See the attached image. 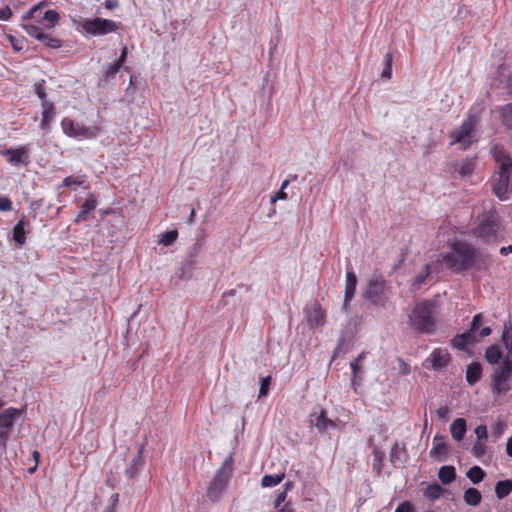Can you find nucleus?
Masks as SVG:
<instances>
[{
  "label": "nucleus",
  "instance_id": "24",
  "mask_svg": "<svg viewBox=\"0 0 512 512\" xmlns=\"http://www.w3.org/2000/svg\"><path fill=\"white\" fill-rule=\"evenodd\" d=\"M3 155L7 157V161L14 165L19 166L26 155L24 149H7L3 152Z\"/></svg>",
  "mask_w": 512,
  "mask_h": 512
},
{
  "label": "nucleus",
  "instance_id": "19",
  "mask_svg": "<svg viewBox=\"0 0 512 512\" xmlns=\"http://www.w3.org/2000/svg\"><path fill=\"white\" fill-rule=\"evenodd\" d=\"M477 341H478L477 336L474 333L465 332V333L456 335L452 339V345L456 349L467 350L468 346L474 344Z\"/></svg>",
  "mask_w": 512,
  "mask_h": 512
},
{
  "label": "nucleus",
  "instance_id": "53",
  "mask_svg": "<svg viewBox=\"0 0 512 512\" xmlns=\"http://www.w3.org/2000/svg\"><path fill=\"white\" fill-rule=\"evenodd\" d=\"M127 54H128V49L126 46H124L121 50V54H120V57L118 58V60L116 61L117 64H119L120 67L123 66V64L125 63L126 61V57H127Z\"/></svg>",
  "mask_w": 512,
  "mask_h": 512
},
{
  "label": "nucleus",
  "instance_id": "15",
  "mask_svg": "<svg viewBox=\"0 0 512 512\" xmlns=\"http://www.w3.org/2000/svg\"><path fill=\"white\" fill-rule=\"evenodd\" d=\"M310 418L311 423L315 425L320 433H328L337 427L336 423L327 417L324 409H321L318 414L316 412H312L310 414Z\"/></svg>",
  "mask_w": 512,
  "mask_h": 512
},
{
  "label": "nucleus",
  "instance_id": "21",
  "mask_svg": "<svg viewBox=\"0 0 512 512\" xmlns=\"http://www.w3.org/2000/svg\"><path fill=\"white\" fill-rule=\"evenodd\" d=\"M466 430V421L463 418H457L450 426L451 435L458 442L463 440Z\"/></svg>",
  "mask_w": 512,
  "mask_h": 512
},
{
  "label": "nucleus",
  "instance_id": "5",
  "mask_svg": "<svg viewBox=\"0 0 512 512\" xmlns=\"http://www.w3.org/2000/svg\"><path fill=\"white\" fill-rule=\"evenodd\" d=\"M479 120L476 115L469 114L463 123L450 134L451 145L458 144L462 149H467L478 141Z\"/></svg>",
  "mask_w": 512,
  "mask_h": 512
},
{
  "label": "nucleus",
  "instance_id": "25",
  "mask_svg": "<svg viewBox=\"0 0 512 512\" xmlns=\"http://www.w3.org/2000/svg\"><path fill=\"white\" fill-rule=\"evenodd\" d=\"M502 355V350L497 344L489 346L485 351V359L492 365L499 364Z\"/></svg>",
  "mask_w": 512,
  "mask_h": 512
},
{
  "label": "nucleus",
  "instance_id": "46",
  "mask_svg": "<svg viewBox=\"0 0 512 512\" xmlns=\"http://www.w3.org/2000/svg\"><path fill=\"white\" fill-rule=\"evenodd\" d=\"M12 202L8 197L0 196V211H10Z\"/></svg>",
  "mask_w": 512,
  "mask_h": 512
},
{
  "label": "nucleus",
  "instance_id": "6",
  "mask_svg": "<svg viewBox=\"0 0 512 512\" xmlns=\"http://www.w3.org/2000/svg\"><path fill=\"white\" fill-rule=\"evenodd\" d=\"M232 474V457H228L222 466L216 471L211 483L207 488V496L212 501L220 499L227 488Z\"/></svg>",
  "mask_w": 512,
  "mask_h": 512
},
{
  "label": "nucleus",
  "instance_id": "17",
  "mask_svg": "<svg viewBox=\"0 0 512 512\" xmlns=\"http://www.w3.org/2000/svg\"><path fill=\"white\" fill-rule=\"evenodd\" d=\"M357 285V277L355 273L350 270L346 273V282H345V295H344V304L343 309H345L350 301L352 300Z\"/></svg>",
  "mask_w": 512,
  "mask_h": 512
},
{
  "label": "nucleus",
  "instance_id": "44",
  "mask_svg": "<svg viewBox=\"0 0 512 512\" xmlns=\"http://www.w3.org/2000/svg\"><path fill=\"white\" fill-rule=\"evenodd\" d=\"M40 41L45 43L48 47L53 48V49L59 48L61 46L60 40L50 37L47 34H46V39L40 40Z\"/></svg>",
  "mask_w": 512,
  "mask_h": 512
},
{
  "label": "nucleus",
  "instance_id": "32",
  "mask_svg": "<svg viewBox=\"0 0 512 512\" xmlns=\"http://www.w3.org/2000/svg\"><path fill=\"white\" fill-rule=\"evenodd\" d=\"M284 479V473L275 475H265L262 477L261 486L263 488H270L278 485Z\"/></svg>",
  "mask_w": 512,
  "mask_h": 512
},
{
  "label": "nucleus",
  "instance_id": "38",
  "mask_svg": "<svg viewBox=\"0 0 512 512\" xmlns=\"http://www.w3.org/2000/svg\"><path fill=\"white\" fill-rule=\"evenodd\" d=\"M120 68L121 67L116 62L105 66L103 70V77L106 80L113 78L119 72Z\"/></svg>",
  "mask_w": 512,
  "mask_h": 512
},
{
  "label": "nucleus",
  "instance_id": "60",
  "mask_svg": "<svg viewBox=\"0 0 512 512\" xmlns=\"http://www.w3.org/2000/svg\"><path fill=\"white\" fill-rule=\"evenodd\" d=\"M490 333H491V329L489 327H484L480 330L479 337L480 338L486 337V336L490 335Z\"/></svg>",
  "mask_w": 512,
  "mask_h": 512
},
{
  "label": "nucleus",
  "instance_id": "43",
  "mask_svg": "<svg viewBox=\"0 0 512 512\" xmlns=\"http://www.w3.org/2000/svg\"><path fill=\"white\" fill-rule=\"evenodd\" d=\"M395 512H415V509L411 502L404 501L398 505Z\"/></svg>",
  "mask_w": 512,
  "mask_h": 512
},
{
  "label": "nucleus",
  "instance_id": "41",
  "mask_svg": "<svg viewBox=\"0 0 512 512\" xmlns=\"http://www.w3.org/2000/svg\"><path fill=\"white\" fill-rule=\"evenodd\" d=\"M270 382H271L270 376H267V377H264L261 379V383H260L261 385H260L259 396H258L259 398L264 397L268 394Z\"/></svg>",
  "mask_w": 512,
  "mask_h": 512
},
{
  "label": "nucleus",
  "instance_id": "14",
  "mask_svg": "<svg viewBox=\"0 0 512 512\" xmlns=\"http://www.w3.org/2000/svg\"><path fill=\"white\" fill-rule=\"evenodd\" d=\"M307 324L310 329H317L325 324V311L318 303H314L305 309Z\"/></svg>",
  "mask_w": 512,
  "mask_h": 512
},
{
  "label": "nucleus",
  "instance_id": "23",
  "mask_svg": "<svg viewBox=\"0 0 512 512\" xmlns=\"http://www.w3.org/2000/svg\"><path fill=\"white\" fill-rule=\"evenodd\" d=\"M482 374V367L479 363H471L466 370V380L470 385L477 383Z\"/></svg>",
  "mask_w": 512,
  "mask_h": 512
},
{
  "label": "nucleus",
  "instance_id": "12",
  "mask_svg": "<svg viewBox=\"0 0 512 512\" xmlns=\"http://www.w3.org/2000/svg\"><path fill=\"white\" fill-rule=\"evenodd\" d=\"M61 128L69 137L72 138H83V139H93L96 138L99 134V128L96 126L87 127L82 123L75 122L70 118H64L61 121Z\"/></svg>",
  "mask_w": 512,
  "mask_h": 512
},
{
  "label": "nucleus",
  "instance_id": "33",
  "mask_svg": "<svg viewBox=\"0 0 512 512\" xmlns=\"http://www.w3.org/2000/svg\"><path fill=\"white\" fill-rule=\"evenodd\" d=\"M96 208V201L93 198L85 200V202L81 206V211L79 212L76 221L85 220L86 215L93 211Z\"/></svg>",
  "mask_w": 512,
  "mask_h": 512
},
{
  "label": "nucleus",
  "instance_id": "39",
  "mask_svg": "<svg viewBox=\"0 0 512 512\" xmlns=\"http://www.w3.org/2000/svg\"><path fill=\"white\" fill-rule=\"evenodd\" d=\"M501 115L503 118V123L506 126H511V119L510 116H512V104H507L501 109Z\"/></svg>",
  "mask_w": 512,
  "mask_h": 512
},
{
  "label": "nucleus",
  "instance_id": "62",
  "mask_svg": "<svg viewBox=\"0 0 512 512\" xmlns=\"http://www.w3.org/2000/svg\"><path fill=\"white\" fill-rule=\"evenodd\" d=\"M117 6V2L115 0H106L105 7L108 9H112Z\"/></svg>",
  "mask_w": 512,
  "mask_h": 512
},
{
  "label": "nucleus",
  "instance_id": "48",
  "mask_svg": "<svg viewBox=\"0 0 512 512\" xmlns=\"http://www.w3.org/2000/svg\"><path fill=\"white\" fill-rule=\"evenodd\" d=\"M193 266V259H188L183 263L182 272L179 276L180 279H183L186 277V272L190 271Z\"/></svg>",
  "mask_w": 512,
  "mask_h": 512
},
{
  "label": "nucleus",
  "instance_id": "50",
  "mask_svg": "<svg viewBox=\"0 0 512 512\" xmlns=\"http://www.w3.org/2000/svg\"><path fill=\"white\" fill-rule=\"evenodd\" d=\"M505 429V424L502 422H498L493 427V434L496 436V438L501 437Z\"/></svg>",
  "mask_w": 512,
  "mask_h": 512
},
{
  "label": "nucleus",
  "instance_id": "57",
  "mask_svg": "<svg viewBox=\"0 0 512 512\" xmlns=\"http://www.w3.org/2000/svg\"><path fill=\"white\" fill-rule=\"evenodd\" d=\"M277 512H294V509L291 507V504L285 503L282 507H278Z\"/></svg>",
  "mask_w": 512,
  "mask_h": 512
},
{
  "label": "nucleus",
  "instance_id": "18",
  "mask_svg": "<svg viewBox=\"0 0 512 512\" xmlns=\"http://www.w3.org/2000/svg\"><path fill=\"white\" fill-rule=\"evenodd\" d=\"M448 448L445 442V437L442 435H435L430 450V456L434 459L441 460L446 456Z\"/></svg>",
  "mask_w": 512,
  "mask_h": 512
},
{
  "label": "nucleus",
  "instance_id": "36",
  "mask_svg": "<svg viewBox=\"0 0 512 512\" xmlns=\"http://www.w3.org/2000/svg\"><path fill=\"white\" fill-rule=\"evenodd\" d=\"M177 237H178V233L176 230L167 231L160 235V239H159L158 243L163 246H169L176 241Z\"/></svg>",
  "mask_w": 512,
  "mask_h": 512
},
{
  "label": "nucleus",
  "instance_id": "13",
  "mask_svg": "<svg viewBox=\"0 0 512 512\" xmlns=\"http://www.w3.org/2000/svg\"><path fill=\"white\" fill-rule=\"evenodd\" d=\"M450 360V354L446 349L436 348L425 359L424 365L437 371L447 367Z\"/></svg>",
  "mask_w": 512,
  "mask_h": 512
},
{
  "label": "nucleus",
  "instance_id": "27",
  "mask_svg": "<svg viewBox=\"0 0 512 512\" xmlns=\"http://www.w3.org/2000/svg\"><path fill=\"white\" fill-rule=\"evenodd\" d=\"M512 491V480H503L497 482L495 486V493L499 499L508 496Z\"/></svg>",
  "mask_w": 512,
  "mask_h": 512
},
{
  "label": "nucleus",
  "instance_id": "31",
  "mask_svg": "<svg viewBox=\"0 0 512 512\" xmlns=\"http://www.w3.org/2000/svg\"><path fill=\"white\" fill-rule=\"evenodd\" d=\"M13 239L19 245H23L26 241V232L24 222L20 220L13 228Z\"/></svg>",
  "mask_w": 512,
  "mask_h": 512
},
{
  "label": "nucleus",
  "instance_id": "35",
  "mask_svg": "<svg viewBox=\"0 0 512 512\" xmlns=\"http://www.w3.org/2000/svg\"><path fill=\"white\" fill-rule=\"evenodd\" d=\"M443 493V489L438 484H430L424 490V496L430 500L438 499Z\"/></svg>",
  "mask_w": 512,
  "mask_h": 512
},
{
  "label": "nucleus",
  "instance_id": "34",
  "mask_svg": "<svg viewBox=\"0 0 512 512\" xmlns=\"http://www.w3.org/2000/svg\"><path fill=\"white\" fill-rule=\"evenodd\" d=\"M466 476L472 483L477 484L483 480L485 472L479 466H473L467 471Z\"/></svg>",
  "mask_w": 512,
  "mask_h": 512
},
{
  "label": "nucleus",
  "instance_id": "54",
  "mask_svg": "<svg viewBox=\"0 0 512 512\" xmlns=\"http://www.w3.org/2000/svg\"><path fill=\"white\" fill-rule=\"evenodd\" d=\"M12 15L11 9L9 7H5L0 9V20H8Z\"/></svg>",
  "mask_w": 512,
  "mask_h": 512
},
{
  "label": "nucleus",
  "instance_id": "4",
  "mask_svg": "<svg viewBox=\"0 0 512 512\" xmlns=\"http://www.w3.org/2000/svg\"><path fill=\"white\" fill-rule=\"evenodd\" d=\"M408 325L423 334H430L435 329V305L431 301L418 302L409 314Z\"/></svg>",
  "mask_w": 512,
  "mask_h": 512
},
{
  "label": "nucleus",
  "instance_id": "56",
  "mask_svg": "<svg viewBox=\"0 0 512 512\" xmlns=\"http://www.w3.org/2000/svg\"><path fill=\"white\" fill-rule=\"evenodd\" d=\"M484 453V445L481 443H476L473 446V454L475 456H481Z\"/></svg>",
  "mask_w": 512,
  "mask_h": 512
},
{
  "label": "nucleus",
  "instance_id": "10",
  "mask_svg": "<svg viewBox=\"0 0 512 512\" xmlns=\"http://www.w3.org/2000/svg\"><path fill=\"white\" fill-rule=\"evenodd\" d=\"M22 409L9 407L0 413V449L6 450L14 424L22 415Z\"/></svg>",
  "mask_w": 512,
  "mask_h": 512
},
{
  "label": "nucleus",
  "instance_id": "20",
  "mask_svg": "<svg viewBox=\"0 0 512 512\" xmlns=\"http://www.w3.org/2000/svg\"><path fill=\"white\" fill-rule=\"evenodd\" d=\"M440 271V266L439 264L437 263V260L430 263V264H426L422 271L419 272L417 274V276L415 277V281L413 283V285L416 287V288H419L421 284H423L426 280V278L432 274V273H438Z\"/></svg>",
  "mask_w": 512,
  "mask_h": 512
},
{
  "label": "nucleus",
  "instance_id": "37",
  "mask_svg": "<svg viewBox=\"0 0 512 512\" xmlns=\"http://www.w3.org/2000/svg\"><path fill=\"white\" fill-rule=\"evenodd\" d=\"M384 69L382 71V78L390 79L392 75V55L390 53H386L384 57Z\"/></svg>",
  "mask_w": 512,
  "mask_h": 512
},
{
  "label": "nucleus",
  "instance_id": "49",
  "mask_svg": "<svg viewBox=\"0 0 512 512\" xmlns=\"http://www.w3.org/2000/svg\"><path fill=\"white\" fill-rule=\"evenodd\" d=\"M287 197L288 196L285 190L280 189L274 196L271 197L270 202L274 204L278 200H286Z\"/></svg>",
  "mask_w": 512,
  "mask_h": 512
},
{
  "label": "nucleus",
  "instance_id": "58",
  "mask_svg": "<svg viewBox=\"0 0 512 512\" xmlns=\"http://www.w3.org/2000/svg\"><path fill=\"white\" fill-rule=\"evenodd\" d=\"M112 505L110 507H108L105 512H115L114 511V505L116 504V502L118 501V494H113L112 497Z\"/></svg>",
  "mask_w": 512,
  "mask_h": 512
},
{
  "label": "nucleus",
  "instance_id": "55",
  "mask_svg": "<svg viewBox=\"0 0 512 512\" xmlns=\"http://www.w3.org/2000/svg\"><path fill=\"white\" fill-rule=\"evenodd\" d=\"M436 414L439 419L445 420L449 414V409L447 407H441L436 411Z\"/></svg>",
  "mask_w": 512,
  "mask_h": 512
},
{
  "label": "nucleus",
  "instance_id": "9",
  "mask_svg": "<svg viewBox=\"0 0 512 512\" xmlns=\"http://www.w3.org/2000/svg\"><path fill=\"white\" fill-rule=\"evenodd\" d=\"M44 2L35 5L23 14V20H32L40 25L43 29L53 28L59 20V14L55 10L43 11Z\"/></svg>",
  "mask_w": 512,
  "mask_h": 512
},
{
  "label": "nucleus",
  "instance_id": "1",
  "mask_svg": "<svg viewBox=\"0 0 512 512\" xmlns=\"http://www.w3.org/2000/svg\"><path fill=\"white\" fill-rule=\"evenodd\" d=\"M492 153L497 165V171L492 177L493 192L504 201L512 194V159L505 150L497 146Z\"/></svg>",
  "mask_w": 512,
  "mask_h": 512
},
{
  "label": "nucleus",
  "instance_id": "7",
  "mask_svg": "<svg viewBox=\"0 0 512 512\" xmlns=\"http://www.w3.org/2000/svg\"><path fill=\"white\" fill-rule=\"evenodd\" d=\"M119 24L113 20L100 17L83 19L78 24V31L91 36H104L116 32Z\"/></svg>",
  "mask_w": 512,
  "mask_h": 512
},
{
  "label": "nucleus",
  "instance_id": "52",
  "mask_svg": "<svg viewBox=\"0 0 512 512\" xmlns=\"http://www.w3.org/2000/svg\"><path fill=\"white\" fill-rule=\"evenodd\" d=\"M286 497H287V492L286 491H283V492L279 493L277 495L276 499H275L274 507L275 508L280 507V505L285 502Z\"/></svg>",
  "mask_w": 512,
  "mask_h": 512
},
{
  "label": "nucleus",
  "instance_id": "64",
  "mask_svg": "<svg viewBox=\"0 0 512 512\" xmlns=\"http://www.w3.org/2000/svg\"><path fill=\"white\" fill-rule=\"evenodd\" d=\"M357 361L358 360L351 363V369H352L354 375H356V373H357Z\"/></svg>",
  "mask_w": 512,
  "mask_h": 512
},
{
  "label": "nucleus",
  "instance_id": "45",
  "mask_svg": "<svg viewBox=\"0 0 512 512\" xmlns=\"http://www.w3.org/2000/svg\"><path fill=\"white\" fill-rule=\"evenodd\" d=\"M481 321H482V314H476L473 317V320L471 322V328L468 332H472L476 335V332H477L478 328L480 327Z\"/></svg>",
  "mask_w": 512,
  "mask_h": 512
},
{
  "label": "nucleus",
  "instance_id": "47",
  "mask_svg": "<svg viewBox=\"0 0 512 512\" xmlns=\"http://www.w3.org/2000/svg\"><path fill=\"white\" fill-rule=\"evenodd\" d=\"M475 434L478 438V440L487 439V428L485 425H479L475 429Z\"/></svg>",
  "mask_w": 512,
  "mask_h": 512
},
{
  "label": "nucleus",
  "instance_id": "63",
  "mask_svg": "<svg viewBox=\"0 0 512 512\" xmlns=\"http://www.w3.org/2000/svg\"><path fill=\"white\" fill-rule=\"evenodd\" d=\"M293 487V482L291 481H288L284 484V491L288 492L289 490H291Z\"/></svg>",
  "mask_w": 512,
  "mask_h": 512
},
{
  "label": "nucleus",
  "instance_id": "59",
  "mask_svg": "<svg viewBox=\"0 0 512 512\" xmlns=\"http://www.w3.org/2000/svg\"><path fill=\"white\" fill-rule=\"evenodd\" d=\"M506 453L508 456L512 457V437H510L507 441Z\"/></svg>",
  "mask_w": 512,
  "mask_h": 512
},
{
  "label": "nucleus",
  "instance_id": "22",
  "mask_svg": "<svg viewBox=\"0 0 512 512\" xmlns=\"http://www.w3.org/2000/svg\"><path fill=\"white\" fill-rule=\"evenodd\" d=\"M22 27L31 37H34L38 40L46 39V34L42 31L43 28L36 22L29 20V22L22 24Z\"/></svg>",
  "mask_w": 512,
  "mask_h": 512
},
{
  "label": "nucleus",
  "instance_id": "28",
  "mask_svg": "<svg viewBox=\"0 0 512 512\" xmlns=\"http://www.w3.org/2000/svg\"><path fill=\"white\" fill-rule=\"evenodd\" d=\"M482 500L481 493L476 488H468L464 492V501L471 506H477Z\"/></svg>",
  "mask_w": 512,
  "mask_h": 512
},
{
  "label": "nucleus",
  "instance_id": "40",
  "mask_svg": "<svg viewBox=\"0 0 512 512\" xmlns=\"http://www.w3.org/2000/svg\"><path fill=\"white\" fill-rule=\"evenodd\" d=\"M34 91H35V94L39 97V99L41 100V103H44V101H48L46 99V90H45V86H44V82H37L35 83L34 85Z\"/></svg>",
  "mask_w": 512,
  "mask_h": 512
},
{
  "label": "nucleus",
  "instance_id": "29",
  "mask_svg": "<svg viewBox=\"0 0 512 512\" xmlns=\"http://www.w3.org/2000/svg\"><path fill=\"white\" fill-rule=\"evenodd\" d=\"M475 169V160L473 158H467L463 160L458 166V173L461 177L470 176Z\"/></svg>",
  "mask_w": 512,
  "mask_h": 512
},
{
  "label": "nucleus",
  "instance_id": "61",
  "mask_svg": "<svg viewBox=\"0 0 512 512\" xmlns=\"http://www.w3.org/2000/svg\"><path fill=\"white\" fill-rule=\"evenodd\" d=\"M512 252V245H509V246H505V247H502L500 249V253L503 255V256H506L508 255L509 253Z\"/></svg>",
  "mask_w": 512,
  "mask_h": 512
},
{
  "label": "nucleus",
  "instance_id": "16",
  "mask_svg": "<svg viewBox=\"0 0 512 512\" xmlns=\"http://www.w3.org/2000/svg\"><path fill=\"white\" fill-rule=\"evenodd\" d=\"M41 106L42 120L40 123V128L48 132L50 130V124L55 118L54 104L50 101H44V103H41Z\"/></svg>",
  "mask_w": 512,
  "mask_h": 512
},
{
  "label": "nucleus",
  "instance_id": "8",
  "mask_svg": "<svg viewBox=\"0 0 512 512\" xmlns=\"http://www.w3.org/2000/svg\"><path fill=\"white\" fill-rule=\"evenodd\" d=\"M512 359L505 358L491 376V386L494 394L501 395L511 389Z\"/></svg>",
  "mask_w": 512,
  "mask_h": 512
},
{
  "label": "nucleus",
  "instance_id": "26",
  "mask_svg": "<svg viewBox=\"0 0 512 512\" xmlns=\"http://www.w3.org/2000/svg\"><path fill=\"white\" fill-rule=\"evenodd\" d=\"M502 341L507 349V355L505 358L512 359V323L510 322L505 323L504 325Z\"/></svg>",
  "mask_w": 512,
  "mask_h": 512
},
{
  "label": "nucleus",
  "instance_id": "30",
  "mask_svg": "<svg viewBox=\"0 0 512 512\" xmlns=\"http://www.w3.org/2000/svg\"><path fill=\"white\" fill-rule=\"evenodd\" d=\"M455 468L453 466H443L440 468L438 477L443 484H449L455 479Z\"/></svg>",
  "mask_w": 512,
  "mask_h": 512
},
{
  "label": "nucleus",
  "instance_id": "2",
  "mask_svg": "<svg viewBox=\"0 0 512 512\" xmlns=\"http://www.w3.org/2000/svg\"><path fill=\"white\" fill-rule=\"evenodd\" d=\"M476 250L464 242H455L450 251L441 253L437 257V263L441 267L445 264L453 272H462L469 269L475 262Z\"/></svg>",
  "mask_w": 512,
  "mask_h": 512
},
{
  "label": "nucleus",
  "instance_id": "11",
  "mask_svg": "<svg viewBox=\"0 0 512 512\" xmlns=\"http://www.w3.org/2000/svg\"><path fill=\"white\" fill-rule=\"evenodd\" d=\"M386 288L384 277L380 274H374L367 284L364 297L375 305L384 306L387 300Z\"/></svg>",
  "mask_w": 512,
  "mask_h": 512
},
{
  "label": "nucleus",
  "instance_id": "51",
  "mask_svg": "<svg viewBox=\"0 0 512 512\" xmlns=\"http://www.w3.org/2000/svg\"><path fill=\"white\" fill-rule=\"evenodd\" d=\"M399 362V370L403 375H408L411 372L410 366L404 362L402 359L398 360Z\"/></svg>",
  "mask_w": 512,
  "mask_h": 512
},
{
  "label": "nucleus",
  "instance_id": "42",
  "mask_svg": "<svg viewBox=\"0 0 512 512\" xmlns=\"http://www.w3.org/2000/svg\"><path fill=\"white\" fill-rule=\"evenodd\" d=\"M83 182H84L83 180L78 179V178L66 177L63 180V186H65V187H75V186L82 185Z\"/></svg>",
  "mask_w": 512,
  "mask_h": 512
},
{
  "label": "nucleus",
  "instance_id": "3",
  "mask_svg": "<svg viewBox=\"0 0 512 512\" xmlns=\"http://www.w3.org/2000/svg\"><path fill=\"white\" fill-rule=\"evenodd\" d=\"M500 227L499 215L494 208H491L484 211L477 217L473 227L471 228V233L475 238L482 242H494L498 238Z\"/></svg>",
  "mask_w": 512,
  "mask_h": 512
}]
</instances>
